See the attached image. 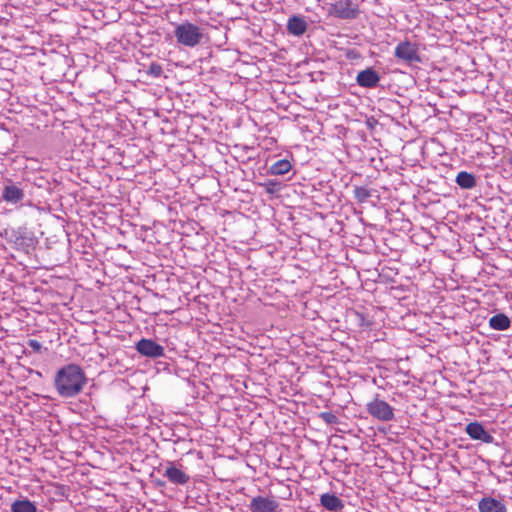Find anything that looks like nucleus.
<instances>
[{"label":"nucleus","mask_w":512,"mask_h":512,"mask_svg":"<svg viewBox=\"0 0 512 512\" xmlns=\"http://www.w3.org/2000/svg\"><path fill=\"white\" fill-rule=\"evenodd\" d=\"M86 382L85 373L77 364H68L60 368L54 379L56 391L63 398H72L78 395Z\"/></svg>","instance_id":"obj_1"},{"label":"nucleus","mask_w":512,"mask_h":512,"mask_svg":"<svg viewBox=\"0 0 512 512\" xmlns=\"http://www.w3.org/2000/svg\"><path fill=\"white\" fill-rule=\"evenodd\" d=\"M174 35L178 43L187 47L197 46L204 36L199 26L188 21L179 24L174 30Z\"/></svg>","instance_id":"obj_2"},{"label":"nucleus","mask_w":512,"mask_h":512,"mask_svg":"<svg viewBox=\"0 0 512 512\" xmlns=\"http://www.w3.org/2000/svg\"><path fill=\"white\" fill-rule=\"evenodd\" d=\"M158 471H162L164 477L174 485L184 486L189 483L190 475L186 472V468L178 461H166L161 464Z\"/></svg>","instance_id":"obj_3"},{"label":"nucleus","mask_w":512,"mask_h":512,"mask_svg":"<svg viewBox=\"0 0 512 512\" xmlns=\"http://www.w3.org/2000/svg\"><path fill=\"white\" fill-rule=\"evenodd\" d=\"M327 12L338 19L353 20L358 17L360 10L358 4L352 0H336L328 4Z\"/></svg>","instance_id":"obj_4"},{"label":"nucleus","mask_w":512,"mask_h":512,"mask_svg":"<svg viewBox=\"0 0 512 512\" xmlns=\"http://www.w3.org/2000/svg\"><path fill=\"white\" fill-rule=\"evenodd\" d=\"M366 410L370 416L382 422H389L395 418L394 408L378 395L366 404Z\"/></svg>","instance_id":"obj_5"},{"label":"nucleus","mask_w":512,"mask_h":512,"mask_svg":"<svg viewBox=\"0 0 512 512\" xmlns=\"http://www.w3.org/2000/svg\"><path fill=\"white\" fill-rule=\"evenodd\" d=\"M394 56L406 63H418L421 62L419 55V49L416 43H412L408 40L402 41L397 44L394 51Z\"/></svg>","instance_id":"obj_6"},{"label":"nucleus","mask_w":512,"mask_h":512,"mask_svg":"<svg viewBox=\"0 0 512 512\" xmlns=\"http://www.w3.org/2000/svg\"><path fill=\"white\" fill-rule=\"evenodd\" d=\"M248 508L251 512H279L280 503L274 496L258 495L251 499Z\"/></svg>","instance_id":"obj_7"},{"label":"nucleus","mask_w":512,"mask_h":512,"mask_svg":"<svg viewBox=\"0 0 512 512\" xmlns=\"http://www.w3.org/2000/svg\"><path fill=\"white\" fill-rule=\"evenodd\" d=\"M1 198L8 204L14 206H21L25 198L24 190L19 184L13 183L11 180L7 181V184L2 188Z\"/></svg>","instance_id":"obj_8"},{"label":"nucleus","mask_w":512,"mask_h":512,"mask_svg":"<svg viewBox=\"0 0 512 512\" xmlns=\"http://www.w3.org/2000/svg\"><path fill=\"white\" fill-rule=\"evenodd\" d=\"M136 350L143 356L158 358L164 356V347L151 339L142 338L136 343Z\"/></svg>","instance_id":"obj_9"},{"label":"nucleus","mask_w":512,"mask_h":512,"mask_svg":"<svg viewBox=\"0 0 512 512\" xmlns=\"http://www.w3.org/2000/svg\"><path fill=\"white\" fill-rule=\"evenodd\" d=\"M11 237L17 249L28 251L34 246L32 234L25 227L13 230Z\"/></svg>","instance_id":"obj_10"},{"label":"nucleus","mask_w":512,"mask_h":512,"mask_svg":"<svg viewBox=\"0 0 512 512\" xmlns=\"http://www.w3.org/2000/svg\"><path fill=\"white\" fill-rule=\"evenodd\" d=\"M465 432L473 440H478L486 444L494 442V437L477 421L469 423L465 428Z\"/></svg>","instance_id":"obj_11"},{"label":"nucleus","mask_w":512,"mask_h":512,"mask_svg":"<svg viewBox=\"0 0 512 512\" xmlns=\"http://www.w3.org/2000/svg\"><path fill=\"white\" fill-rule=\"evenodd\" d=\"M380 81V75L372 67L358 72L356 82L363 88H375Z\"/></svg>","instance_id":"obj_12"},{"label":"nucleus","mask_w":512,"mask_h":512,"mask_svg":"<svg viewBox=\"0 0 512 512\" xmlns=\"http://www.w3.org/2000/svg\"><path fill=\"white\" fill-rule=\"evenodd\" d=\"M479 512H508L506 504L499 499L485 496L478 502Z\"/></svg>","instance_id":"obj_13"},{"label":"nucleus","mask_w":512,"mask_h":512,"mask_svg":"<svg viewBox=\"0 0 512 512\" xmlns=\"http://www.w3.org/2000/svg\"><path fill=\"white\" fill-rule=\"evenodd\" d=\"M287 30L291 35L301 36L307 30V22L303 17L294 15L288 19Z\"/></svg>","instance_id":"obj_14"},{"label":"nucleus","mask_w":512,"mask_h":512,"mask_svg":"<svg viewBox=\"0 0 512 512\" xmlns=\"http://www.w3.org/2000/svg\"><path fill=\"white\" fill-rule=\"evenodd\" d=\"M320 503L325 509L329 511H338L344 507L342 500L335 494L331 493H325L321 495Z\"/></svg>","instance_id":"obj_15"},{"label":"nucleus","mask_w":512,"mask_h":512,"mask_svg":"<svg viewBox=\"0 0 512 512\" xmlns=\"http://www.w3.org/2000/svg\"><path fill=\"white\" fill-rule=\"evenodd\" d=\"M489 325L494 330L504 331L510 328L511 321L507 315L498 313L489 319Z\"/></svg>","instance_id":"obj_16"},{"label":"nucleus","mask_w":512,"mask_h":512,"mask_svg":"<svg viewBox=\"0 0 512 512\" xmlns=\"http://www.w3.org/2000/svg\"><path fill=\"white\" fill-rule=\"evenodd\" d=\"M455 182L461 189L469 190L476 186V177L469 172L461 171L457 174Z\"/></svg>","instance_id":"obj_17"},{"label":"nucleus","mask_w":512,"mask_h":512,"mask_svg":"<svg viewBox=\"0 0 512 512\" xmlns=\"http://www.w3.org/2000/svg\"><path fill=\"white\" fill-rule=\"evenodd\" d=\"M11 512H37L36 505L27 498L15 500L11 504Z\"/></svg>","instance_id":"obj_18"},{"label":"nucleus","mask_w":512,"mask_h":512,"mask_svg":"<svg viewBox=\"0 0 512 512\" xmlns=\"http://www.w3.org/2000/svg\"><path fill=\"white\" fill-rule=\"evenodd\" d=\"M292 168V165L289 160L281 159L273 163L269 169L268 174L270 175H284L288 173Z\"/></svg>","instance_id":"obj_19"},{"label":"nucleus","mask_w":512,"mask_h":512,"mask_svg":"<svg viewBox=\"0 0 512 512\" xmlns=\"http://www.w3.org/2000/svg\"><path fill=\"white\" fill-rule=\"evenodd\" d=\"M353 193L359 203H365L372 196L371 190L364 186H356Z\"/></svg>","instance_id":"obj_20"},{"label":"nucleus","mask_w":512,"mask_h":512,"mask_svg":"<svg viewBox=\"0 0 512 512\" xmlns=\"http://www.w3.org/2000/svg\"><path fill=\"white\" fill-rule=\"evenodd\" d=\"M260 186H262L268 194H275L279 190V182L274 179H268L264 183H261Z\"/></svg>","instance_id":"obj_21"},{"label":"nucleus","mask_w":512,"mask_h":512,"mask_svg":"<svg viewBox=\"0 0 512 512\" xmlns=\"http://www.w3.org/2000/svg\"><path fill=\"white\" fill-rule=\"evenodd\" d=\"M162 73H163L162 66L157 62L151 63L147 70V74L154 78H159L162 75Z\"/></svg>","instance_id":"obj_22"},{"label":"nucleus","mask_w":512,"mask_h":512,"mask_svg":"<svg viewBox=\"0 0 512 512\" xmlns=\"http://www.w3.org/2000/svg\"><path fill=\"white\" fill-rule=\"evenodd\" d=\"M320 418L326 424H337L338 423L337 416L332 412H322V413H320Z\"/></svg>","instance_id":"obj_23"},{"label":"nucleus","mask_w":512,"mask_h":512,"mask_svg":"<svg viewBox=\"0 0 512 512\" xmlns=\"http://www.w3.org/2000/svg\"><path fill=\"white\" fill-rule=\"evenodd\" d=\"M28 346L34 351V352H40L42 350V344L36 340V339H30L28 341Z\"/></svg>","instance_id":"obj_24"},{"label":"nucleus","mask_w":512,"mask_h":512,"mask_svg":"<svg viewBox=\"0 0 512 512\" xmlns=\"http://www.w3.org/2000/svg\"><path fill=\"white\" fill-rule=\"evenodd\" d=\"M509 163H510V165L512 166V156H511V157H510V159H509Z\"/></svg>","instance_id":"obj_25"}]
</instances>
